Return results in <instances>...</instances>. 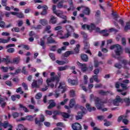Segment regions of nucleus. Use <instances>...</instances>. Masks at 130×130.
Returning a JSON list of instances; mask_svg holds the SVG:
<instances>
[{
	"mask_svg": "<svg viewBox=\"0 0 130 130\" xmlns=\"http://www.w3.org/2000/svg\"><path fill=\"white\" fill-rule=\"evenodd\" d=\"M22 86L24 88V90H28V85L26 84V83L23 82L22 84Z\"/></svg>",
	"mask_w": 130,
	"mask_h": 130,
	"instance_id": "obj_61",
	"label": "nucleus"
},
{
	"mask_svg": "<svg viewBox=\"0 0 130 130\" xmlns=\"http://www.w3.org/2000/svg\"><path fill=\"white\" fill-rule=\"evenodd\" d=\"M56 63L59 66H63V64H67V63H69V59L67 58L63 59V60H56Z\"/></svg>",
	"mask_w": 130,
	"mask_h": 130,
	"instance_id": "obj_14",
	"label": "nucleus"
},
{
	"mask_svg": "<svg viewBox=\"0 0 130 130\" xmlns=\"http://www.w3.org/2000/svg\"><path fill=\"white\" fill-rule=\"evenodd\" d=\"M94 81L96 82L97 83L99 82V80H98V76L97 75H93L91 78L89 79L90 83H93Z\"/></svg>",
	"mask_w": 130,
	"mask_h": 130,
	"instance_id": "obj_20",
	"label": "nucleus"
},
{
	"mask_svg": "<svg viewBox=\"0 0 130 130\" xmlns=\"http://www.w3.org/2000/svg\"><path fill=\"white\" fill-rule=\"evenodd\" d=\"M40 23L42 26H46L48 24V21L45 19H43L40 20Z\"/></svg>",
	"mask_w": 130,
	"mask_h": 130,
	"instance_id": "obj_29",
	"label": "nucleus"
},
{
	"mask_svg": "<svg viewBox=\"0 0 130 130\" xmlns=\"http://www.w3.org/2000/svg\"><path fill=\"white\" fill-rule=\"evenodd\" d=\"M115 68H116L117 69H120L121 68H122V66L119 63H116L114 65Z\"/></svg>",
	"mask_w": 130,
	"mask_h": 130,
	"instance_id": "obj_63",
	"label": "nucleus"
},
{
	"mask_svg": "<svg viewBox=\"0 0 130 130\" xmlns=\"http://www.w3.org/2000/svg\"><path fill=\"white\" fill-rule=\"evenodd\" d=\"M86 107L88 111L89 112H91L92 111V107H91V106L89 104H86Z\"/></svg>",
	"mask_w": 130,
	"mask_h": 130,
	"instance_id": "obj_55",
	"label": "nucleus"
},
{
	"mask_svg": "<svg viewBox=\"0 0 130 130\" xmlns=\"http://www.w3.org/2000/svg\"><path fill=\"white\" fill-rule=\"evenodd\" d=\"M60 79V74H58V75H56L54 77H51L50 78H48L46 80L47 84L48 86H49V87H51V88H54V84H53V83H51V82H54V81H56L55 87L56 88V87H57V85H58V83H59Z\"/></svg>",
	"mask_w": 130,
	"mask_h": 130,
	"instance_id": "obj_2",
	"label": "nucleus"
},
{
	"mask_svg": "<svg viewBox=\"0 0 130 130\" xmlns=\"http://www.w3.org/2000/svg\"><path fill=\"white\" fill-rule=\"evenodd\" d=\"M81 58L83 61H84L85 62H87V61L89 60V57H88V55L86 54H82L81 55Z\"/></svg>",
	"mask_w": 130,
	"mask_h": 130,
	"instance_id": "obj_23",
	"label": "nucleus"
},
{
	"mask_svg": "<svg viewBox=\"0 0 130 130\" xmlns=\"http://www.w3.org/2000/svg\"><path fill=\"white\" fill-rule=\"evenodd\" d=\"M49 55L51 59H52V60H53V61L55 60V55H54V53H50Z\"/></svg>",
	"mask_w": 130,
	"mask_h": 130,
	"instance_id": "obj_49",
	"label": "nucleus"
},
{
	"mask_svg": "<svg viewBox=\"0 0 130 130\" xmlns=\"http://www.w3.org/2000/svg\"><path fill=\"white\" fill-rule=\"evenodd\" d=\"M31 87L32 88H40L39 85H38V83H37V80H33V82L31 84Z\"/></svg>",
	"mask_w": 130,
	"mask_h": 130,
	"instance_id": "obj_31",
	"label": "nucleus"
},
{
	"mask_svg": "<svg viewBox=\"0 0 130 130\" xmlns=\"http://www.w3.org/2000/svg\"><path fill=\"white\" fill-rule=\"evenodd\" d=\"M125 103L126 106H129L130 105V99L129 98H125L122 99V103Z\"/></svg>",
	"mask_w": 130,
	"mask_h": 130,
	"instance_id": "obj_21",
	"label": "nucleus"
},
{
	"mask_svg": "<svg viewBox=\"0 0 130 130\" xmlns=\"http://www.w3.org/2000/svg\"><path fill=\"white\" fill-rule=\"evenodd\" d=\"M84 49L86 50V49H89V48H90V44L89 43V42L87 41H84Z\"/></svg>",
	"mask_w": 130,
	"mask_h": 130,
	"instance_id": "obj_32",
	"label": "nucleus"
},
{
	"mask_svg": "<svg viewBox=\"0 0 130 130\" xmlns=\"http://www.w3.org/2000/svg\"><path fill=\"white\" fill-rule=\"evenodd\" d=\"M82 112H78L77 114L78 115L76 116V120H79V119H82L84 114H86L87 113V109L85 108H83L81 109Z\"/></svg>",
	"mask_w": 130,
	"mask_h": 130,
	"instance_id": "obj_8",
	"label": "nucleus"
},
{
	"mask_svg": "<svg viewBox=\"0 0 130 130\" xmlns=\"http://www.w3.org/2000/svg\"><path fill=\"white\" fill-rule=\"evenodd\" d=\"M1 69L2 70L3 72L4 73H7L8 71H9V68L8 67H5L4 66H3L1 68Z\"/></svg>",
	"mask_w": 130,
	"mask_h": 130,
	"instance_id": "obj_56",
	"label": "nucleus"
},
{
	"mask_svg": "<svg viewBox=\"0 0 130 130\" xmlns=\"http://www.w3.org/2000/svg\"><path fill=\"white\" fill-rule=\"evenodd\" d=\"M16 17L17 18H19V19H22L23 18H24V14H23V13L22 12H17Z\"/></svg>",
	"mask_w": 130,
	"mask_h": 130,
	"instance_id": "obj_41",
	"label": "nucleus"
},
{
	"mask_svg": "<svg viewBox=\"0 0 130 130\" xmlns=\"http://www.w3.org/2000/svg\"><path fill=\"white\" fill-rule=\"evenodd\" d=\"M62 90V94H63L64 92H66V83L64 82H60L59 83V85L58 86V89L54 91V96L55 98H58L59 96L60 95V93H59V90Z\"/></svg>",
	"mask_w": 130,
	"mask_h": 130,
	"instance_id": "obj_4",
	"label": "nucleus"
},
{
	"mask_svg": "<svg viewBox=\"0 0 130 130\" xmlns=\"http://www.w3.org/2000/svg\"><path fill=\"white\" fill-rule=\"evenodd\" d=\"M42 98V94L40 92L38 93L35 96V99L37 100L41 99Z\"/></svg>",
	"mask_w": 130,
	"mask_h": 130,
	"instance_id": "obj_52",
	"label": "nucleus"
},
{
	"mask_svg": "<svg viewBox=\"0 0 130 130\" xmlns=\"http://www.w3.org/2000/svg\"><path fill=\"white\" fill-rule=\"evenodd\" d=\"M123 90L126 91V90H123V89H117V92H119L120 93H121V95H123V96H125V95H126V92H122Z\"/></svg>",
	"mask_w": 130,
	"mask_h": 130,
	"instance_id": "obj_53",
	"label": "nucleus"
},
{
	"mask_svg": "<svg viewBox=\"0 0 130 130\" xmlns=\"http://www.w3.org/2000/svg\"><path fill=\"white\" fill-rule=\"evenodd\" d=\"M77 66H78V67H80L81 70L82 68H84V67H87V64L82 63L79 61L77 62Z\"/></svg>",
	"mask_w": 130,
	"mask_h": 130,
	"instance_id": "obj_43",
	"label": "nucleus"
},
{
	"mask_svg": "<svg viewBox=\"0 0 130 130\" xmlns=\"http://www.w3.org/2000/svg\"><path fill=\"white\" fill-rule=\"evenodd\" d=\"M20 62V57H15L13 58V61L11 62V63H14V64H18Z\"/></svg>",
	"mask_w": 130,
	"mask_h": 130,
	"instance_id": "obj_27",
	"label": "nucleus"
},
{
	"mask_svg": "<svg viewBox=\"0 0 130 130\" xmlns=\"http://www.w3.org/2000/svg\"><path fill=\"white\" fill-rule=\"evenodd\" d=\"M75 104H76V101H75V99H71L69 103V106L70 108H73L74 106H75Z\"/></svg>",
	"mask_w": 130,
	"mask_h": 130,
	"instance_id": "obj_30",
	"label": "nucleus"
},
{
	"mask_svg": "<svg viewBox=\"0 0 130 130\" xmlns=\"http://www.w3.org/2000/svg\"><path fill=\"white\" fill-rule=\"evenodd\" d=\"M8 0H1V5L3 7H7L8 6Z\"/></svg>",
	"mask_w": 130,
	"mask_h": 130,
	"instance_id": "obj_47",
	"label": "nucleus"
},
{
	"mask_svg": "<svg viewBox=\"0 0 130 130\" xmlns=\"http://www.w3.org/2000/svg\"><path fill=\"white\" fill-rule=\"evenodd\" d=\"M95 31L96 32V33H100V34H104L103 36H105V37H107V36H108V35H109V33H106V32H107V29H103L101 30H100V28L99 27H95ZM106 33V34H104Z\"/></svg>",
	"mask_w": 130,
	"mask_h": 130,
	"instance_id": "obj_11",
	"label": "nucleus"
},
{
	"mask_svg": "<svg viewBox=\"0 0 130 130\" xmlns=\"http://www.w3.org/2000/svg\"><path fill=\"white\" fill-rule=\"evenodd\" d=\"M56 22H57V21L56 20V19H55V17L52 16L50 19V23L54 24H56Z\"/></svg>",
	"mask_w": 130,
	"mask_h": 130,
	"instance_id": "obj_33",
	"label": "nucleus"
},
{
	"mask_svg": "<svg viewBox=\"0 0 130 130\" xmlns=\"http://www.w3.org/2000/svg\"><path fill=\"white\" fill-rule=\"evenodd\" d=\"M128 30H130V22L128 21L126 22V25L124 26V30L125 32H127Z\"/></svg>",
	"mask_w": 130,
	"mask_h": 130,
	"instance_id": "obj_28",
	"label": "nucleus"
},
{
	"mask_svg": "<svg viewBox=\"0 0 130 130\" xmlns=\"http://www.w3.org/2000/svg\"><path fill=\"white\" fill-rule=\"evenodd\" d=\"M130 81L128 79H124L120 83L119 81L116 82L115 84V87L116 89H119L121 87L123 90H127L129 86H127V84H129Z\"/></svg>",
	"mask_w": 130,
	"mask_h": 130,
	"instance_id": "obj_3",
	"label": "nucleus"
},
{
	"mask_svg": "<svg viewBox=\"0 0 130 130\" xmlns=\"http://www.w3.org/2000/svg\"><path fill=\"white\" fill-rule=\"evenodd\" d=\"M10 125H12V124H10L8 121H5L3 123H0V126H3L4 128L9 127Z\"/></svg>",
	"mask_w": 130,
	"mask_h": 130,
	"instance_id": "obj_18",
	"label": "nucleus"
},
{
	"mask_svg": "<svg viewBox=\"0 0 130 130\" xmlns=\"http://www.w3.org/2000/svg\"><path fill=\"white\" fill-rule=\"evenodd\" d=\"M37 81L38 83V85H39V87H40V86H41V85H42L43 83V79H42V78H40Z\"/></svg>",
	"mask_w": 130,
	"mask_h": 130,
	"instance_id": "obj_50",
	"label": "nucleus"
},
{
	"mask_svg": "<svg viewBox=\"0 0 130 130\" xmlns=\"http://www.w3.org/2000/svg\"><path fill=\"white\" fill-rule=\"evenodd\" d=\"M68 68H69V66H68L60 67L58 68V70L60 71V72H61L62 71H66V70H68Z\"/></svg>",
	"mask_w": 130,
	"mask_h": 130,
	"instance_id": "obj_44",
	"label": "nucleus"
},
{
	"mask_svg": "<svg viewBox=\"0 0 130 130\" xmlns=\"http://www.w3.org/2000/svg\"><path fill=\"white\" fill-rule=\"evenodd\" d=\"M5 84L6 85H7V86H9V87H12V86H13V84H12V82H11V81L10 80L6 81Z\"/></svg>",
	"mask_w": 130,
	"mask_h": 130,
	"instance_id": "obj_58",
	"label": "nucleus"
},
{
	"mask_svg": "<svg viewBox=\"0 0 130 130\" xmlns=\"http://www.w3.org/2000/svg\"><path fill=\"white\" fill-rule=\"evenodd\" d=\"M54 14L55 15H57V17H59V18H60L61 15H62V12L60 11V10H57L56 11H54Z\"/></svg>",
	"mask_w": 130,
	"mask_h": 130,
	"instance_id": "obj_39",
	"label": "nucleus"
},
{
	"mask_svg": "<svg viewBox=\"0 0 130 130\" xmlns=\"http://www.w3.org/2000/svg\"><path fill=\"white\" fill-rule=\"evenodd\" d=\"M99 64H103L102 61H98V60L94 61V68H97L99 67Z\"/></svg>",
	"mask_w": 130,
	"mask_h": 130,
	"instance_id": "obj_36",
	"label": "nucleus"
},
{
	"mask_svg": "<svg viewBox=\"0 0 130 130\" xmlns=\"http://www.w3.org/2000/svg\"><path fill=\"white\" fill-rule=\"evenodd\" d=\"M7 52H9V53H14V52H15V48H10L8 49Z\"/></svg>",
	"mask_w": 130,
	"mask_h": 130,
	"instance_id": "obj_54",
	"label": "nucleus"
},
{
	"mask_svg": "<svg viewBox=\"0 0 130 130\" xmlns=\"http://www.w3.org/2000/svg\"><path fill=\"white\" fill-rule=\"evenodd\" d=\"M7 106V102H6V99L0 97V107H2L3 109Z\"/></svg>",
	"mask_w": 130,
	"mask_h": 130,
	"instance_id": "obj_15",
	"label": "nucleus"
},
{
	"mask_svg": "<svg viewBox=\"0 0 130 130\" xmlns=\"http://www.w3.org/2000/svg\"><path fill=\"white\" fill-rule=\"evenodd\" d=\"M82 27L83 29H86V28H87V30H89L90 32H92L93 30H95L96 28V25H95L94 23H91L90 25L85 24H83Z\"/></svg>",
	"mask_w": 130,
	"mask_h": 130,
	"instance_id": "obj_9",
	"label": "nucleus"
},
{
	"mask_svg": "<svg viewBox=\"0 0 130 130\" xmlns=\"http://www.w3.org/2000/svg\"><path fill=\"white\" fill-rule=\"evenodd\" d=\"M51 29V26L50 25H47L46 27V28L44 30V31L45 32H47V33H48V34L51 33V31H50V30Z\"/></svg>",
	"mask_w": 130,
	"mask_h": 130,
	"instance_id": "obj_38",
	"label": "nucleus"
},
{
	"mask_svg": "<svg viewBox=\"0 0 130 130\" xmlns=\"http://www.w3.org/2000/svg\"><path fill=\"white\" fill-rule=\"evenodd\" d=\"M71 126H72V128L73 130H82V125H81V124L78 122L73 123Z\"/></svg>",
	"mask_w": 130,
	"mask_h": 130,
	"instance_id": "obj_12",
	"label": "nucleus"
},
{
	"mask_svg": "<svg viewBox=\"0 0 130 130\" xmlns=\"http://www.w3.org/2000/svg\"><path fill=\"white\" fill-rule=\"evenodd\" d=\"M47 41L48 44H52L53 43L56 44V43H57V42H56V41H55V40H54L52 37L47 38Z\"/></svg>",
	"mask_w": 130,
	"mask_h": 130,
	"instance_id": "obj_22",
	"label": "nucleus"
},
{
	"mask_svg": "<svg viewBox=\"0 0 130 130\" xmlns=\"http://www.w3.org/2000/svg\"><path fill=\"white\" fill-rule=\"evenodd\" d=\"M121 44H122V45H126V41L125 40V38H122V40H121Z\"/></svg>",
	"mask_w": 130,
	"mask_h": 130,
	"instance_id": "obj_62",
	"label": "nucleus"
},
{
	"mask_svg": "<svg viewBox=\"0 0 130 130\" xmlns=\"http://www.w3.org/2000/svg\"><path fill=\"white\" fill-rule=\"evenodd\" d=\"M61 114L63 118H69L70 115L68 113L62 112Z\"/></svg>",
	"mask_w": 130,
	"mask_h": 130,
	"instance_id": "obj_40",
	"label": "nucleus"
},
{
	"mask_svg": "<svg viewBox=\"0 0 130 130\" xmlns=\"http://www.w3.org/2000/svg\"><path fill=\"white\" fill-rule=\"evenodd\" d=\"M17 130H27V128H25V126H24V125L20 124L18 125Z\"/></svg>",
	"mask_w": 130,
	"mask_h": 130,
	"instance_id": "obj_37",
	"label": "nucleus"
},
{
	"mask_svg": "<svg viewBox=\"0 0 130 130\" xmlns=\"http://www.w3.org/2000/svg\"><path fill=\"white\" fill-rule=\"evenodd\" d=\"M43 11L40 13L41 16H46L47 15V10H48V7L46 5H44L42 6Z\"/></svg>",
	"mask_w": 130,
	"mask_h": 130,
	"instance_id": "obj_17",
	"label": "nucleus"
},
{
	"mask_svg": "<svg viewBox=\"0 0 130 130\" xmlns=\"http://www.w3.org/2000/svg\"><path fill=\"white\" fill-rule=\"evenodd\" d=\"M49 105L48 106V109H52L53 107H55L56 106V104L54 102V100H50L49 101Z\"/></svg>",
	"mask_w": 130,
	"mask_h": 130,
	"instance_id": "obj_16",
	"label": "nucleus"
},
{
	"mask_svg": "<svg viewBox=\"0 0 130 130\" xmlns=\"http://www.w3.org/2000/svg\"><path fill=\"white\" fill-rule=\"evenodd\" d=\"M12 116H13V118H17V117L20 116V114L18 112H13L12 113Z\"/></svg>",
	"mask_w": 130,
	"mask_h": 130,
	"instance_id": "obj_45",
	"label": "nucleus"
},
{
	"mask_svg": "<svg viewBox=\"0 0 130 130\" xmlns=\"http://www.w3.org/2000/svg\"><path fill=\"white\" fill-rule=\"evenodd\" d=\"M123 117H124L123 115H120V116H119L117 119L118 122H121V120L123 119Z\"/></svg>",
	"mask_w": 130,
	"mask_h": 130,
	"instance_id": "obj_60",
	"label": "nucleus"
},
{
	"mask_svg": "<svg viewBox=\"0 0 130 130\" xmlns=\"http://www.w3.org/2000/svg\"><path fill=\"white\" fill-rule=\"evenodd\" d=\"M69 95L70 97H74L75 95L74 90H70Z\"/></svg>",
	"mask_w": 130,
	"mask_h": 130,
	"instance_id": "obj_57",
	"label": "nucleus"
},
{
	"mask_svg": "<svg viewBox=\"0 0 130 130\" xmlns=\"http://www.w3.org/2000/svg\"><path fill=\"white\" fill-rule=\"evenodd\" d=\"M47 37V35H45L40 39V45L42 46L43 49H45V48H46V46L45 45V39H46Z\"/></svg>",
	"mask_w": 130,
	"mask_h": 130,
	"instance_id": "obj_13",
	"label": "nucleus"
},
{
	"mask_svg": "<svg viewBox=\"0 0 130 130\" xmlns=\"http://www.w3.org/2000/svg\"><path fill=\"white\" fill-rule=\"evenodd\" d=\"M83 14L84 15H86V16H89L90 14L91 13V10H90V8L89 7H85L84 10L83 12Z\"/></svg>",
	"mask_w": 130,
	"mask_h": 130,
	"instance_id": "obj_25",
	"label": "nucleus"
},
{
	"mask_svg": "<svg viewBox=\"0 0 130 130\" xmlns=\"http://www.w3.org/2000/svg\"><path fill=\"white\" fill-rule=\"evenodd\" d=\"M71 54H75V52L73 51H67L64 54H63V56L64 57H69Z\"/></svg>",
	"mask_w": 130,
	"mask_h": 130,
	"instance_id": "obj_24",
	"label": "nucleus"
},
{
	"mask_svg": "<svg viewBox=\"0 0 130 130\" xmlns=\"http://www.w3.org/2000/svg\"><path fill=\"white\" fill-rule=\"evenodd\" d=\"M3 61H5L6 64H9V63H11V62H12V61L8 58H3Z\"/></svg>",
	"mask_w": 130,
	"mask_h": 130,
	"instance_id": "obj_46",
	"label": "nucleus"
},
{
	"mask_svg": "<svg viewBox=\"0 0 130 130\" xmlns=\"http://www.w3.org/2000/svg\"><path fill=\"white\" fill-rule=\"evenodd\" d=\"M63 0H62L61 1H60L57 5V8H58V9H61V8H63Z\"/></svg>",
	"mask_w": 130,
	"mask_h": 130,
	"instance_id": "obj_42",
	"label": "nucleus"
},
{
	"mask_svg": "<svg viewBox=\"0 0 130 130\" xmlns=\"http://www.w3.org/2000/svg\"><path fill=\"white\" fill-rule=\"evenodd\" d=\"M50 50H51V51H55L56 50V46H52L50 49Z\"/></svg>",
	"mask_w": 130,
	"mask_h": 130,
	"instance_id": "obj_64",
	"label": "nucleus"
},
{
	"mask_svg": "<svg viewBox=\"0 0 130 130\" xmlns=\"http://www.w3.org/2000/svg\"><path fill=\"white\" fill-rule=\"evenodd\" d=\"M114 48H116L115 50L116 55L119 56L122 53V48L119 44L113 45L110 47V49H114Z\"/></svg>",
	"mask_w": 130,
	"mask_h": 130,
	"instance_id": "obj_6",
	"label": "nucleus"
},
{
	"mask_svg": "<svg viewBox=\"0 0 130 130\" xmlns=\"http://www.w3.org/2000/svg\"><path fill=\"white\" fill-rule=\"evenodd\" d=\"M68 82L69 83V84H70L72 86H76L78 85V81L75 79L72 80L71 79H68Z\"/></svg>",
	"mask_w": 130,
	"mask_h": 130,
	"instance_id": "obj_19",
	"label": "nucleus"
},
{
	"mask_svg": "<svg viewBox=\"0 0 130 130\" xmlns=\"http://www.w3.org/2000/svg\"><path fill=\"white\" fill-rule=\"evenodd\" d=\"M19 108H21L23 109V110L24 111V112H29V110H28V109L24 106L23 105L19 104Z\"/></svg>",
	"mask_w": 130,
	"mask_h": 130,
	"instance_id": "obj_35",
	"label": "nucleus"
},
{
	"mask_svg": "<svg viewBox=\"0 0 130 130\" xmlns=\"http://www.w3.org/2000/svg\"><path fill=\"white\" fill-rule=\"evenodd\" d=\"M112 15L114 17L115 20L116 21H117V18H119V16L117 15V13L113 11L112 13Z\"/></svg>",
	"mask_w": 130,
	"mask_h": 130,
	"instance_id": "obj_48",
	"label": "nucleus"
},
{
	"mask_svg": "<svg viewBox=\"0 0 130 130\" xmlns=\"http://www.w3.org/2000/svg\"><path fill=\"white\" fill-rule=\"evenodd\" d=\"M26 120H28V121H33L34 117L31 115L26 116Z\"/></svg>",
	"mask_w": 130,
	"mask_h": 130,
	"instance_id": "obj_51",
	"label": "nucleus"
},
{
	"mask_svg": "<svg viewBox=\"0 0 130 130\" xmlns=\"http://www.w3.org/2000/svg\"><path fill=\"white\" fill-rule=\"evenodd\" d=\"M10 40V37H9L7 40L0 38V43H8Z\"/></svg>",
	"mask_w": 130,
	"mask_h": 130,
	"instance_id": "obj_34",
	"label": "nucleus"
},
{
	"mask_svg": "<svg viewBox=\"0 0 130 130\" xmlns=\"http://www.w3.org/2000/svg\"><path fill=\"white\" fill-rule=\"evenodd\" d=\"M119 103H122V99L119 95H117L116 98L113 101V104L115 106H119Z\"/></svg>",
	"mask_w": 130,
	"mask_h": 130,
	"instance_id": "obj_10",
	"label": "nucleus"
},
{
	"mask_svg": "<svg viewBox=\"0 0 130 130\" xmlns=\"http://www.w3.org/2000/svg\"><path fill=\"white\" fill-rule=\"evenodd\" d=\"M45 121V117L44 116V115L42 114L40 115V120H38V118H36L35 119V122L36 124H37L38 126H40V127L43 125V123L41 122H44Z\"/></svg>",
	"mask_w": 130,
	"mask_h": 130,
	"instance_id": "obj_7",
	"label": "nucleus"
},
{
	"mask_svg": "<svg viewBox=\"0 0 130 130\" xmlns=\"http://www.w3.org/2000/svg\"><path fill=\"white\" fill-rule=\"evenodd\" d=\"M109 91H105L103 90H101L99 91V94L100 95H101L102 96H107L108 94H109Z\"/></svg>",
	"mask_w": 130,
	"mask_h": 130,
	"instance_id": "obj_26",
	"label": "nucleus"
},
{
	"mask_svg": "<svg viewBox=\"0 0 130 130\" xmlns=\"http://www.w3.org/2000/svg\"><path fill=\"white\" fill-rule=\"evenodd\" d=\"M94 103L97 109L99 110H102L104 112L107 111V108H103L104 107V104L107 103V101H102L100 98L95 97L94 98Z\"/></svg>",
	"mask_w": 130,
	"mask_h": 130,
	"instance_id": "obj_1",
	"label": "nucleus"
},
{
	"mask_svg": "<svg viewBox=\"0 0 130 130\" xmlns=\"http://www.w3.org/2000/svg\"><path fill=\"white\" fill-rule=\"evenodd\" d=\"M75 109H78V108H80V109H83V108H84V107L80 106L79 104H76L74 105Z\"/></svg>",
	"mask_w": 130,
	"mask_h": 130,
	"instance_id": "obj_59",
	"label": "nucleus"
},
{
	"mask_svg": "<svg viewBox=\"0 0 130 130\" xmlns=\"http://www.w3.org/2000/svg\"><path fill=\"white\" fill-rule=\"evenodd\" d=\"M66 30L67 33L64 35V37H61L60 39H64V38H69L71 35H72V33H74L75 32V28L72 25L68 24L66 26Z\"/></svg>",
	"mask_w": 130,
	"mask_h": 130,
	"instance_id": "obj_5",
	"label": "nucleus"
}]
</instances>
